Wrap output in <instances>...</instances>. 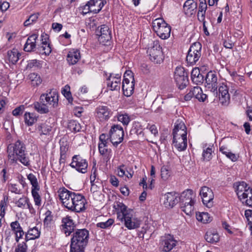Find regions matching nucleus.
I'll use <instances>...</instances> for the list:
<instances>
[{
	"mask_svg": "<svg viewBox=\"0 0 252 252\" xmlns=\"http://www.w3.org/2000/svg\"><path fill=\"white\" fill-rule=\"evenodd\" d=\"M28 179L30 181L32 185V189H39L40 187L38 185L36 177L32 173L29 174L27 176Z\"/></svg>",
	"mask_w": 252,
	"mask_h": 252,
	"instance_id": "obj_43",
	"label": "nucleus"
},
{
	"mask_svg": "<svg viewBox=\"0 0 252 252\" xmlns=\"http://www.w3.org/2000/svg\"><path fill=\"white\" fill-rule=\"evenodd\" d=\"M39 100L42 103H45L48 108H55L58 105V94L55 92L43 94L40 95Z\"/></svg>",
	"mask_w": 252,
	"mask_h": 252,
	"instance_id": "obj_14",
	"label": "nucleus"
},
{
	"mask_svg": "<svg viewBox=\"0 0 252 252\" xmlns=\"http://www.w3.org/2000/svg\"><path fill=\"white\" fill-rule=\"evenodd\" d=\"M212 148L208 147L204 149L202 155L203 160L204 161H209L212 158Z\"/></svg>",
	"mask_w": 252,
	"mask_h": 252,
	"instance_id": "obj_51",
	"label": "nucleus"
},
{
	"mask_svg": "<svg viewBox=\"0 0 252 252\" xmlns=\"http://www.w3.org/2000/svg\"><path fill=\"white\" fill-rule=\"evenodd\" d=\"M134 89V78L132 72L127 70L124 75L122 83V90L124 94L126 96H130L133 93Z\"/></svg>",
	"mask_w": 252,
	"mask_h": 252,
	"instance_id": "obj_5",
	"label": "nucleus"
},
{
	"mask_svg": "<svg viewBox=\"0 0 252 252\" xmlns=\"http://www.w3.org/2000/svg\"><path fill=\"white\" fill-rule=\"evenodd\" d=\"M114 223V220L113 219H110L106 221L105 222H98L96 224L97 227L106 229L109 227L111 225Z\"/></svg>",
	"mask_w": 252,
	"mask_h": 252,
	"instance_id": "obj_59",
	"label": "nucleus"
},
{
	"mask_svg": "<svg viewBox=\"0 0 252 252\" xmlns=\"http://www.w3.org/2000/svg\"><path fill=\"white\" fill-rule=\"evenodd\" d=\"M219 92L220 103L223 106H227L230 102V95L227 86L222 84L219 88Z\"/></svg>",
	"mask_w": 252,
	"mask_h": 252,
	"instance_id": "obj_20",
	"label": "nucleus"
},
{
	"mask_svg": "<svg viewBox=\"0 0 252 252\" xmlns=\"http://www.w3.org/2000/svg\"><path fill=\"white\" fill-rule=\"evenodd\" d=\"M197 7V3L193 0H187L183 6L185 14L192 15L195 14Z\"/></svg>",
	"mask_w": 252,
	"mask_h": 252,
	"instance_id": "obj_24",
	"label": "nucleus"
},
{
	"mask_svg": "<svg viewBox=\"0 0 252 252\" xmlns=\"http://www.w3.org/2000/svg\"><path fill=\"white\" fill-rule=\"evenodd\" d=\"M73 198V207L71 211L79 213L85 210L86 200L84 196L81 194L76 193Z\"/></svg>",
	"mask_w": 252,
	"mask_h": 252,
	"instance_id": "obj_16",
	"label": "nucleus"
},
{
	"mask_svg": "<svg viewBox=\"0 0 252 252\" xmlns=\"http://www.w3.org/2000/svg\"><path fill=\"white\" fill-rule=\"evenodd\" d=\"M151 61L156 63H161L164 60L162 48L158 41H155L153 45L147 51Z\"/></svg>",
	"mask_w": 252,
	"mask_h": 252,
	"instance_id": "obj_7",
	"label": "nucleus"
},
{
	"mask_svg": "<svg viewBox=\"0 0 252 252\" xmlns=\"http://www.w3.org/2000/svg\"><path fill=\"white\" fill-rule=\"evenodd\" d=\"M205 239L209 243H215L219 241L220 237L216 231L209 230L206 233Z\"/></svg>",
	"mask_w": 252,
	"mask_h": 252,
	"instance_id": "obj_31",
	"label": "nucleus"
},
{
	"mask_svg": "<svg viewBox=\"0 0 252 252\" xmlns=\"http://www.w3.org/2000/svg\"><path fill=\"white\" fill-rule=\"evenodd\" d=\"M177 241L174 237L169 235H165L160 239V248L165 252H169L176 246Z\"/></svg>",
	"mask_w": 252,
	"mask_h": 252,
	"instance_id": "obj_15",
	"label": "nucleus"
},
{
	"mask_svg": "<svg viewBox=\"0 0 252 252\" xmlns=\"http://www.w3.org/2000/svg\"><path fill=\"white\" fill-rule=\"evenodd\" d=\"M192 196L193 191L191 189H188L183 191L180 198L181 205H186V204L195 202V200L192 198Z\"/></svg>",
	"mask_w": 252,
	"mask_h": 252,
	"instance_id": "obj_27",
	"label": "nucleus"
},
{
	"mask_svg": "<svg viewBox=\"0 0 252 252\" xmlns=\"http://www.w3.org/2000/svg\"><path fill=\"white\" fill-rule=\"evenodd\" d=\"M8 158L12 163L18 161L24 165L28 166L30 164V159L26 151L25 144L18 140L14 144H9L7 148Z\"/></svg>",
	"mask_w": 252,
	"mask_h": 252,
	"instance_id": "obj_2",
	"label": "nucleus"
},
{
	"mask_svg": "<svg viewBox=\"0 0 252 252\" xmlns=\"http://www.w3.org/2000/svg\"><path fill=\"white\" fill-rule=\"evenodd\" d=\"M68 146L67 143L62 142L60 146V156L67 157Z\"/></svg>",
	"mask_w": 252,
	"mask_h": 252,
	"instance_id": "obj_60",
	"label": "nucleus"
},
{
	"mask_svg": "<svg viewBox=\"0 0 252 252\" xmlns=\"http://www.w3.org/2000/svg\"><path fill=\"white\" fill-rule=\"evenodd\" d=\"M124 132L123 127L119 125H114L109 131L110 140L115 146H117L123 139Z\"/></svg>",
	"mask_w": 252,
	"mask_h": 252,
	"instance_id": "obj_9",
	"label": "nucleus"
},
{
	"mask_svg": "<svg viewBox=\"0 0 252 252\" xmlns=\"http://www.w3.org/2000/svg\"><path fill=\"white\" fill-rule=\"evenodd\" d=\"M197 220L204 223H208L211 221L209 217V214L207 213L202 212L199 214H196Z\"/></svg>",
	"mask_w": 252,
	"mask_h": 252,
	"instance_id": "obj_47",
	"label": "nucleus"
},
{
	"mask_svg": "<svg viewBox=\"0 0 252 252\" xmlns=\"http://www.w3.org/2000/svg\"><path fill=\"white\" fill-rule=\"evenodd\" d=\"M48 39V38H47ZM39 51L42 54L49 55L52 52V48L50 43L48 42L46 38L42 39L41 46L38 47Z\"/></svg>",
	"mask_w": 252,
	"mask_h": 252,
	"instance_id": "obj_30",
	"label": "nucleus"
},
{
	"mask_svg": "<svg viewBox=\"0 0 252 252\" xmlns=\"http://www.w3.org/2000/svg\"><path fill=\"white\" fill-rule=\"evenodd\" d=\"M106 3V0H90V3H93L97 7V9L93 10L94 11V13L95 14L98 13Z\"/></svg>",
	"mask_w": 252,
	"mask_h": 252,
	"instance_id": "obj_39",
	"label": "nucleus"
},
{
	"mask_svg": "<svg viewBox=\"0 0 252 252\" xmlns=\"http://www.w3.org/2000/svg\"><path fill=\"white\" fill-rule=\"evenodd\" d=\"M95 32L96 35L98 36V41L103 44L109 41L112 38L111 31L109 27L106 25L98 27Z\"/></svg>",
	"mask_w": 252,
	"mask_h": 252,
	"instance_id": "obj_13",
	"label": "nucleus"
},
{
	"mask_svg": "<svg viewBox=\"0 0 252 252\" xmlns=\"http://www.w3.org/2000/svg\"><path fill=\"white\" fill-rule=\"evenodd\" d=\"M24 120L27 125L31 126L37 121V117L33 113L26 112L24 114Z\"/></svg>",
	"mask_w": 252,
	"mask_h": 252,
	"instance_id": "obj_35",
	"label": "nucleus"
},
{
	"mask_svg": "<svg viewBox=\"0 0 252 252\" xmlns=\"http://www.w3.org/2000/svg\"><path fill=\"white\" fill-rule=\"evenodd\" d=\"M27 232L33 239L39 238L40 235V231L36 226L30 228Z\"/></svg>",
	"mask_w": 252,
	"mask_h": 252,
	"instance_id": "obj_53",
	"label": "nucleus"
},
{
	"mask_svg": "<svg viewBox=\"0 0 252 252\" xmlns=\"http://www.w3.org/2000/svg\"><path fill=\"white\" fill-rule=\"evenodd\" d=\"M173 134V137L178 138V139L179 140V138H187V130H173L172 132Z\"/></svg>",
	"mask_w": 252,
	"mask_h": 252,
	"instance_id": "obj_56",
	"label": "nucleus"
},
{
	"mask_svg": "<svg viewBox=\"0 0 252 252\" xmlns=\"http://www.w3.org/2000/svg\"><path fill=\"white\" fill-rule=\"evenodd\" d=\"M72 194H70V197L68 198L67 200H65L63 202V206L69 210H71L72 207H73V196L76 195V193L72 192Z\"/></svg>",
	"mask_w": 252,
	"mask_h": 252,
	"instance_id": "obj_55",
	"label": "nucleus"
},
{
	"mask_svg": "<svg viewBox=\"0 0 252 252\" xmlns=\"http://www.w3.org/2000/svg\"><path fill=\"white\" fill-rule=\"evenodd\" d=\"M90 0L88 1V2L83 6L81 7L82 9V13L84 14H86L90 12H92L94 13V11L93 10V9H97V7L93 3H90Z\"/></svg>",
	"mask_w": 252,
	"mask_h": 252,
	"instance_id": "obj_45",
	"label": "nucleus"
},
{
	"mask_svg": "<svg viewBox=\"0 0 252 252\" xmlns=\"http://www.w3.org/2000/svg\"><path fill=\"white\" fill-rule=\"evenodd\" d=\"M170 171L168 168L163 166L161 168V177L163 180H167L170 176Z\"/></svg>",
	"mask_w": 252,
	"mask_h": 252,
	"instance_id": "obj_58",
	"label": "nucleus"
},
{
	"mask_svg": "<svg viewBox=\"0 0 252 252\" xmlns=\"http://www.w3.org/2000/svg\"><path fill=\"white\" fill-rule=\"evenodd\" d=\"M27 245L26 242H22L18 244L15 250V252H27Z\"/></svg>",
	"mask_w": 252,
	"mask_h": 252,
	"instance_id": "obj_61",
	"label": "nucleus"
},
{
	"mask_svg": "<svg viewBox=\"0 0 252 252\" xmlns=\"http://www.w3.org/2000/svg\"><path fill=\"white\" fill-rule=\"evenodd\" d=\"M114 207L117 211V219L124 222L128 229H134L140 226V221L134 216L133 210L128 209L124 203L120 202H117Z\"/></svg>",
	"mask_w": 252,
	"mask_h": 252,
	"instance_id": "obj_1",
	"label": "nucleus"
},
{
	"mask_svg": "<svg viewBox=\"0 0 252 252\" xmlns=\"http://www.w3.org/2000/svg\"><path fill=\"white\" fill-rule=\"evenodd\" d=\"M71 191L68 190L66 188L63 187L59 189L58 191V195L63 205V202L65 200H67L68 198L70 197V194H72Z\"/></svg>",
	"mask_w": 252,
	"mask_h": 252,
	"instance_id": "obj_33",
	"label": "nucleus"
},
{
	"mask_svg": "<svg viewBox=\"0 0 252 252\" xmlns=\"http://www.w3.org/2000/svg\"><path fill=\"white\" fill-rule=\"evenodd\" d=\"M152 24L154 31L162 39H167L170 36L171 27L163 19H156Z\"/></svg>",
	"mask_w": 252,
	"mask_h": 252,
	"instance_id": "obj_4",
	"label": "nucleus"
},
{
	"mask_svg": "<svg viewBox=\"0 0 252 252\" xmlns=\"http://www.w3.org/2000/svg\"><path fill=\"white\" fill-rule=\"evenodd\" d=\"M38 38L37 34L31 35L27 39L24 45V50L26 52H32L34 51L36 48V42Z\"/></svg>",
	"mask_w": 252,
	"mask_h": 252,
	"instance_id": "obj_23",
	"label": "nucleus"
},
{
	"mask_svg": "<svg viewBox=\"0 0 252 252\" xmlns=\"http://www.w3.org/2000/svg\"><path fill=\"white\" fill-rule=\"evenodd\" d=\"M194 203L195 202H190V203L186 204V205H180L182 211L188 215H191L194 211Z\"/></svg>",
	"mask_w": 252,
	"mask_h": 252,
	"instance_id": "obj_40",
	"label": "nucleus"
},
{
	"mask_svg": "<svg viewBox=\"0 0 252 252\" xmlns=\"http://www.w3.org/2000/svg\"><path fill=\"white\" fill-rule=\"evenodd\" d=\"M218 84V77L216 73L212 71L208 72L205 77V87L213 92L214 94L217 95Z\"/></svg>",
	"mask_w": 252,
	"mask_h": 252,
	"instance_id": "obj_12",
	"label": "nucleus"
},
{
	"mask_svg": "<svg viewBox=\"0 0 252 252\" xmlns=\"http://www.w3.org/2000/svg\"><path fill=\"white\" fill-rule=\"evenodd\" d=\"M251 195L249 193L246 195H243L240 200L243 203H245L248 206L252 207V189L251 188Z\"/></svg>",
	"mask_w": 252,
	"mask_h": 252,
	"instance_id": "obj_49",
	"label": "nucleus"
},
{
	"mask_svg": "<svg viewBox=\"0 0 252 252\" xmlns=\"http://www.w3.org/2000/svg\"><path fill=\"white\" fill-rule=\"evenodd\" d=\"M98 150L100 155L104 157L106 161L109 160L111 157V150L108 149L107 147L100 146L98 145Z\"/></svg>",
	"mask_w": 252,
	"mask_h": 252,
	"instance_id": "obj_36",
	"label": "nucleus"
},
{
	"mask_svg": "<svg viewBox=\"0 0 252 252\" xmlns=\"http://www.w3.org/2000/svg\"><path fill=\"white\" fill-rule=\"evenodd\" d=\"M35 110L40 114H46L49 112L48 106L45 104V103L40 102H35L33 104Z\"/></svg>",
	"mask_w": 252,
	"mask_h": 252,
	"instance_id": "obj_34",
	"label": "nucleus"
},
{
	"mask_svg": "<svg viewBox=\"0 0 252 252\" xmlns=\"http://www.w3.org/2000/svg\"><path fill=\"white\" fill-rule=\"evenodd\" d=\"M234 188L239 199H240L243 195H246L249 193L251 194V188L243 181L236 182L234 184Z\"/></svg>",
	"mask_w": 252,
	"mask_h": 252,
	"instance_id": "obj_19",
	"label": "nucleus"
},
{
	"mask_svg": "<svg viewBox=\"0 0 252 252\" xmlns=\"http://www.w3.org/2000/svg\"><path fill=\"white\" fill-rule=\"evenodd\" d=\"M117 119L118 121L121 122L124 126H127L130 121L129 116L126 113L118 114Z\"/></svg>",
	"mask_w": 252,
	"mask_h": 252,
	"instance_id": "obj_44",
	"label": "nucleus"
},
{
	"mask_svg": "<svg viewBox=\"0 0 252 252\" xmlns=\"http://www.w3.org/2000/svg\"><path fill=\"white\" fill-rule=\"evenodd\" d=\"M29 78L31 80L33 86H38L42 82L40 76L35 73H31Z\"/></svg>",
	"mask_w": 252,
	"mask_h": 252,
	"instance_id": "obj_48",
	"label": "nucleus"
},
{
	"mask_svg": "<svg viewBox=\"0 0 252 252\" xmlns=\"http://www.w3.org/2000/svg\"><path fill=\"white\" fill-rule=\"evenodd\" d=\"M41 61L36 59L30 60L27 65V68H39L41 67Z\"/></svg>",
	"mask_w": 252,
	"mask_h": 252,
	"instance_id": "obj_52",
	"label": "nucleus"
},
{
	"mask_svg": "<svg viewBox=\"0 0 252 252\" xmlns=\"http://www.w3.org/2000/svg\"><path fill=\"white\" fill-rule=\"evenodd\" d=\"M121 75L110 73L106 79L107 88L111 91L119 90L121 86Z\"/></svg>",
	"mask_w": 252,
	"mask_h": 252,
	"instance_id": "obj_17",
	"label": "nucleus"
},
{
	"mask_svg": "<svg viewBox=\"0 0 252 252\" xmlns=\"http://www.w3.org/2000/svg\"><path fill=\"white\" fill-rule=\"evenodd\" d=\"M191 91L192 94L193 95V97L200 102H204L207 98V95L203 94V91L200 87H194L191 89Z\"/></svg>",
	"mask_w": 252,
	"mask_h": 252,
	"instance_id": "obj_28",
	"label": "nucleus"
},
{
	"mask_svg": "<svg viewBox=\"0 0 252 252\" xmlns=\"http://www.w3.org/2000/svg\"><path fill=\"white\" fill-rule=\"evenodd\" d=\"M81 58L80 51L78 49H72L68 53L67 61L69 64H76Z\"/></svg>",
	"mask_w": 252,
	"mask_h": 252,
	"instance_id": "obj_25",
	"label": "nucleus"
},
{
	"mask_svg": "<svg viewBox=\"0 0 252 252\" xmlns=\"http://www.w3.org/2000/svg\"><path fill=\"white\" fill-rule=\"evenodd\" d=\"M200 195L201 196L204 204L208 207L212 206V202L214 199V195L211 189L206 186L202 187L200 191Z\"/></svg>",
	"mask_w": 252,
	"mask_h": 252,
	"instance_id": "obj_18",
	"label": "nucleus"
},
{
	"mask_svg": "<svg viewBox=\"0 0 252 252\" xmlns=\"http://www.w3.org/2000/svg\"><path fill=\"white\" fill-rule=\"evenodd\" d=\"M69 165L79 172L85 173L87 172L88 162L86 159L83 158L80 155L73 156L72 162Z\"/></svg>",
	"mask_w": 252,
	"mask_h": 252,
	"instance_id": "obj_10",
	"label": "nucleus"
},
{
	"mask_svg": "<svg viewBox=\"0 0 252 252\" xmlns=\"http://www.w3.org/2000/svg\"><path fill=\"white\" fill-rule=\"evenodd\" d=\"M89 239V231L85 228L77 229L73 232L70 252H84Z\"/></svg>",
	"mask_w": 252,
	"mask_h": 252,
	"instance_id": "obj_3",
	"label": "nucleus"
},
{
	"mask_svg": "<svg viewBox=\"0 0 252 252\" xmlns=\"http://www.w3.org/2000/svg\"><path fill=\"white\" fill-rule=\"evenodd\" d=\"M75 227L76 224L71 216L67 215L62 218L60 229L66 236H69L73 233L75 230Z\"/></svg>",
	"mask_w": 252,
	"mask_h": 252,
	"instance_id": "obj_11",
	"label": "nucleus"
},
{
	"mask_svg": "<svg viewBox=\"0 0 252 252\" xmlns=\"http://www.w3.org/2000/svg\"><path fill=\"white\" fill-rule=\"evenodd\" d=\"M38 190H39V189H32V194L34 199L35 205L37 206H40L41 204V197L38 193Z\"/></svg>",
	"mask_w": 252,
	"mask_h": 252,
	"instance_id": "obj_50",
	"label": "nucleus"
},
{
	"mask_svg": "<svg viewBox=\"0 0 252 252\" xmlns=\"http://www.w3.org/2000/svg\"><path fill=\"white\" fill-rule=\"evenodd\" d=\"M178 201V194L176 192H167L164 195L163 204L166 208H172Z\"/></svg>",
	"mask_w": 252,
	"mask_h": 252,
	"instance_id": "obj_21",
	"label": "nucleus"
},
{
	"mask_svg": "<svg viewBox=\"0 0 252 252\" xmlns=\"http://www.w3.org/2000/svg\"><path fill=\"white\" fill-rule=\"evenodd\" d=\"M181 129L182 130H187V127L183 122L178 120L175 123L174 128L173 130L177 131L178 130H181Z\"/></svg>",
	"mask_w": 252,
	"mask_h": 252,
	"instance_id": "obj_63",
	"label": "nucleus"
},
{
	"mask_svg": "<svg viewBox=\"0 0 252 252\" xmlns=\"http://www.w3.org/2000/svg\"><path fill=\"white\" fill-rule=\"evenodd\" d=\"M45 218L43 220V225L44 227H49L51 221L53 220V215L50 210H47L44 214Z\"/></svg>",
	"mask_w": 252,
	"mask_h": 252,
	"instance_id": "obj_46",
	"label": "nucleus"
},
{
	"mask_svg": "<svg viewBox=\"0 0 252 252\" xmlns=\"http://www.w3.org/2000/svg\"><path fill=\"white\" fill-rule=\"evenodd\" d=\"M68 128L73 132H79L81 130L82 126L76 121L70 120L68 123Z\"/></svg>",
	"mask_w": 252,
	"mask_h": 252,
	"instance_id": "obj_37",
	"label": "nucleus"
},
{
	"mask_svg": "<svg viewBox=\"0 0 252 252\" xmlns=\"http://www.w3.org/2000/svg\"><path fill=\"white\" fill-rule=\"evenodd\" d=\"M173 137V144L179 151H184L187 149V138Z\"/></svg>",
	"mask_w": 252,
	"mask_h": 252,
	"instance_id": "obj_29",
	"label": "nucleus"
},
{
	"mask_svg": "<svg viewBox=\"0 0 252 252\" xmlns=\"http://www.w3.org/2000/svg\"><path fill=\"white\" fill-rule=\"evenodd\" d=\"M146 128L148 129L155 136H156L158 134V130L155 125H150L148 124Z\"/></svg>",
	"mask_w": 252,
	"mask_h": 252,
	"instance_id": "obj_64",
	"label": "nucleus"
},
{
	"mask_svg": "<svg viewBox=\"0 0 252 252\" xmlns=\"http://www.w3.org/2000/svg\"><path fill=\"white\" fill-rule=\"evenodd\" d=\"M174 79L177 86L180 90L185 89L189 84L187 72L183 67H177L174 72Z\"/></svg>",
	"mask_w": 252,
	"mask_h": 252,
	"instance_id": "obj_8",
	"label": "nucleus"
},
{
	"mask_svg": "<svg viewBox=\"0 0 252 252\" xmlns=\"http://www.w3.org/2000/svg\"><path fill=\"white\" fill-rule=\"evenodd\" d=\"M201 44L199 42H195L190 47L186 57V61L189 65L194 64L201 56Z\"/></svg>",
	"mask_w": 252,
	"mask_h": 252,
	"instance_id": "obj_6",
	"label": "nucleus"
},
{
	"mask_svg": "<svg viewBox=\"0 0 252 252\" xmlns=\"http://www.w3.org/2000/svg\"><path fill=\"white\" fill-rule=\"evenodd\" d=\"M245 215L248 221L250 229L252 231V210H247L245 211Z\"/></svg>",
	"mask_w": 252,
	"mask_h": 252,
	"instance_id": "obj_62",
	"label": "nucleus"
},
{
	"mask_svg": "<svg viewBox=\"0 0 252 252\" xmlns=\"http://www.w3.org/2000/svg\"><path fill=\"white\" fill-rule=\"evenodd\" d=\"M219 150L223 154L225 155L228 158L230 159L233 161H235L237 160L236 156L229 151L226 147L222 146L220 147Z\"/></svg>",
	"mask_w": 252,
	"mask_h": 252,
	"instance_id": "obj_38",
	"label": "nucleus"
},
{
	"mask_svg": "<svg viewBox=\"0 0 252 252\" xmlns=\"http://www.w3.org/2000/svg\"><path fill=\"white\" fill-rule=\"evenodd\" d=\"M10 226L11 231L15 235V241L18 243L20 239H22L25 234L23 228L18 221L15 220L10 223Z\"/></svg>",
	"mask_w": 252,
	"mask_h": 252,
	"instance_id": "obj_22",
	"label": "nucleus"
},
{
	"mask_svg": "<svg viewBox=\"0 0 252 252\" xmlns=\"http://www.w3.org/2000/svg\"><path fill=\"white\" fill-rule=\"evenodd\" d=\"M21 54L16 49H13L7 52L8 60L13 64H15L17 62Z\"/></svg>",
	"mask_w": 252,
	"mask_h": 252,
	"instance_id": "obj_32",
	"label": "nucleus"
},
{
	"mask_svg": "<svg viewBox=\"0 0 252 252\" xmlns=\"http://www.w3.org/2000/svg\"><path fill=\"white\" fill-rule=\"evenodd\" d=\"M191 78L193 82H200L203 79V76L200 74L198 68H194L192 70Z\"/></svg>",
	"mask_w": 252,
	"mask_h": 252,
	"instance_id": "obj_41",
	"label": "nucleus"
},
{
	"mask_svg": "<svg viewBox=\"0 0 252 252\" xmlns=\"http://www.w3.org/2000/svg\"><path fill=\"white\" fill-rule=\"evenodd\" d=\"M29 202V199L26 197H22L16 202L15 204L18 207L25 208Z\"/></svg>",
	"mask_w": 252,
	"mask_h": 252,
	"instance_id": "obj_57",
	"label": "nucleus"
},
{
	"mask_svg": "<svg viewBox=\"0 0 252 252\" xmlns=\"http://www.w3.org/2000/svg\"><path fill=\"white\" fill-rule=\"evenodd\" d=\"M38 130L40 132V135H49L51 131L52 127L50 126L46 125V124H42L38 126Z\"/></svg>",
	"mask_w": 252,
	"mask_h": 252,
	"instance_id": "obj_42",
	"label": "nucleus"
},
{
	"mask_svg": "<svg viewBox=\"0 0 252 252\" xmlns=\"http://www.w3.org/2000/svg\"><path fill=\"white\" fill-rule=\"evenodd\" d=\"M96 116L100 121L108 120L110 115V111L106 106H99L96 109Z\"/></svg>",
	"mask_w": 252,
	"mask_h": 252,
	"instance_id": "obj_26",
	"label": "nucleus"
},
{
	"mask_svg": "<svg viewBox=\"0 0 252 252\" xmlns=\"http://www.w3.org/2000/svg\"><path fill=\"white\" fill-rule=\"evenodd\" d=\"M70 87L68 85H66L64 88L62 90V94L67 99L68 101L70 103H72L73 101V98L71 96V93L69 91Z\"/></svg>",
	"mask_w": 252,
	"mask_h": 252,
	"instance_id": "obj_54",
	"label": "nucleus"
}]
</instances>
